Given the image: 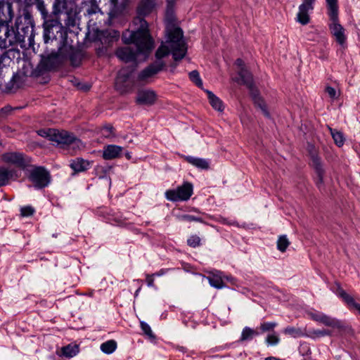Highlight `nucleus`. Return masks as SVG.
<instances>
[{
	"instance_id": "nucleus-1",
	"label": "nucleus",
	"mask_w": 360,
	"mask_h": 360,
	"mask_svg": "<svg viewBox=\"0 0 360 360\" xmlns=\"http://www.w3.org/2000/svg\"><path fill=\"white\" fill-rule=\"evenodd\" d=\"M156 0H141L137 7L138 16L133 22L136 25V30H125L122 33V40L125 44H133L140 51H147L154 47L153 39L148 29V24L143 17L150 14L154 9Z\"/></svg>"
},
{
	"instance_id": "nucleus-2",
	"label": "nucleus",
	"mask_w": 360,
	"mask_h": 360,
	"mask_svg": "<svg viewBox=\"0 0 360 360\" xmlns=\"http://www.w3.org/2000/svg\"><path fill=\"white\" fill-rule=\"evenodd\" d=\"M167 8L166 12V34L167 43L172 49V56L175 61L181 60L186 54L187 47L183 39V32L177 27H175L173 17V5L174 0H167Z\"/></svg>"
},
{
	"instance_id": "nucleus-3",
	"label": "nucleus",
	"mask_w": 360,
	"mask_h": 360,
	"mask_svg": "<svg viewBox=\"0 0 360 360\" xmlns=\"http://www.w3.org/2000/svg\"><path fill=\"white\" fill-rule=\"evenodd\" d=\"M235 64L239 68L238 72L239 77L235 78L233 80L238 84L245 85L248 87L255 105L261 109L266 117H269V112L266 109L265 103L259 96L257 89L255 86L252 74L245 67L244 62L242 59L238 58Z\"/></svg>"
},
{
	"instance_id": "nucleus-4",
	"label": "nucleus",
	"mask_w": 360,
	"mask_h": 360,
	"mask_svg": "<svg viewBox=\"0 0 360 360\" xmlns=\"http://www.w3.org/2000/svg\"><path fill=\"white\" fill-rule=\"evenodd\" d=\"M169 53H172V49L166 40L165 43H162L155 52L156 60L140 72L137 77L138 82L143 84L148 83L150 78L161 72L165 66L162 58L168 56Z\"/></svg>"
},
{
	"instance_id": "nucleus-5",
	"label": "nucleus",
	"mask_w": 360,
	"mask_h": 360,
	"mask_svg": "<svg viewBox=\"0 0 360 360\" xmlns=\"http://www.w3.org/2000/svg\"><path fill=\"white\" fill-rule=\"evenodd\" d=\"M328 8V14L332 22L330 25V30L336 41L342 45L346 41L345 29L338 22V0H326Z\"/></svg>"
},
{
	"instance_id": "nucleus-6",
	"label": "nucleus",
	"mask_w": 360,
	"mask_h": 360,
	"mask_svg": "<svg viewBox=\"0 0 360 360\" xmlns=\"http://www.w3.org/2000/svg\"><path fill=\"white\" fill-rule=\"evenodd\" d=\"M13 27L18 35H21L22 42H25L26 39L29 41L33 39L34 22L27 9L25 8L22 14L16 18Z\"/></svg>"
},
{
	"instance_id": "nucleus-7",
	"label": "nucleus",
	"mask_w": 360,
	"mask_h": 360,
	"mask_svg": "<svg viewBox=\"0 0 360 360\" xmlns=\"http://www.w3.org/2000/svg\"><path fill=\"white\" fill-rule=\"evenodd\" d=\"M21 43V35H18L13 26L0 25V49L13 50Z\"/></svg>"
},
{
	"instance_id": "nucleus-8",
	"label": "nucleus",
	"mask_w": 360,
	"mask_h": 360,
	"mask_svg": "<svg viewBox=\"0 0 360 360\" xmlns=\"http://www.w3.org/2000/svg\"><path fill=\"white\" fill-rule=\"evenodd\" d=\"M193 187L192 184L184 182L181 186L176 189H170L166 191L165 198L172 202L186 201L188 200L193 194Z\"/></svg>"
},
{
	"instance_id": "nucleus-9",
	"label": "nucleus",
	"mask_w": 360,
	"mask_h": 360,
	"mask_svg": "<svg viewBox=\"0 0 360 360\" xmlns=\"http://www.w3.org/2000/svg\"><path fill=\"white\" fill-rule=\"evenodd\" d=\"M29 178L38 189L46 187L51 181L49 172L43 167H34L30 171Z\"/></svg>"
},
{
	"instance_id": "nucleus-10",
	"label": "nucleus",
	"mask_w": 360,
	"mask_h": 360,
	"mask_svg": "<svg viewBox=\"0 0 360 360\" xmlns=\"http://www.w3.org/2000/svg\"><path fill=\"white\" fill-rule=\"evenodd\" d=\"M59 64V56L56 53H51L43 57L36 69L32 72L35 77L42 75L44 72L55 69Z\"/></svg>"
},
{
	"instance_id": "nucleus-11",
	"label": "nucleus",
	"mask_w": 360,
	"mask_h": 360,
	"mask_svg": "<svg viewBox=\"0 0 360 360\" xmlns=\"http://www.w3.org/2000/svg\"><path fill=\"white\" fill-rule=\"evenodd\" d=\"M131 71L127 68L121 69L115 79V86L117 91L120 94H126L129 92L131 86L128 82L131 76Z\"/></svg>"
},
{
	"instance_id": "nucleus-12",
	"label": "nucleus",
	"mask_w": 360,
	"mask_h": 360,
	"mask_svg": "<svg viewBox=\"0 0 360 360\" xmlns=\"http://www.w3.org/2000/svg\"><path fill=\"white\" fill-rule=\"evenodd\" d=\"M52 132L53 134L52 137L51 138V141L56 142L58 144L68 146L72 143H75V145L78 146L80 143L79 139L74 136L72 134H70L67 131H60L58 129H53Z\"/></svg>"
},
{
	"instance_id": "nucleus-13",
	"label": "nucleus",
	"mask_w": 360,
	"mask_h": 360,
	"mask_svg": "<svg viewBox=\"0 0 360 360\" xmlns=\"http://www.w3.org/2000/svg\"><path fill=\"white\" fill-rule=\"evenodd\" d=\"M136 51H134L131 48L128 46L120 47L117 49L115 55L122 61L128 63L135 61L139 53L148 54L152 50L150 49L147 51H140L136 46Z\"/></svg>"
},
{
	"instance_id": "nucleus-14",
	"label": "nucleus",
	"mask_w": 360,
	"mask_h": 360,
	"mask_svg": "<svg viewBox=\"0 0 360 360\" xmlns=\"http://www.w3.org/2000/svg\"><path fill=\"white\" fill-rule=\"evenodd\" d=\"M315 1L316 0H302V4L300 5L297 14V22L303 25L309 22V12L313 11Z\"/></svg>"
},
{
	"instance_id": "nucleus-15",
	"label": "nucleus",
	"mask_w": 360,
	"mask_h": 360,
	"mask_svg": "<svg viewBox=\"0 0 360 360\" xmlns=\"http://www.w3.org/2000/svg\"><path fill=\"white\" fill-rule=\"evenodd\" d=\"M2 160L10 165H15L20 168H25L28 162L22 153L17 152H9L4 153L1 156Z\"/></svg>"
},
{
	"instance_id": "nucleus-16",
	"label": "nucleus",
	"mask_w": 360,
	"mask_h": 360,
	"mask_svg": "<svg viewBox=\"0 0 360 360\" xmlns=\"http://www.w3.org/2000/svg\"><path fill=\"white\" fill-rule=\"evenodd\" d=\"M13 6L8 1H0V25L11 22L13 18Z\"/></svg>"
},
{
	"instance_id": "nucleus-17",
	"label": "nucleus",
	"mask_w": 360,
	"mask_h": 360,
	"mask_svg": "<svg viewBox=\"0 0 360 360\" xmlns=\"http://www.w3.org/2000/svg\"><path fill=\"white\" fill-rule=\"evenodd\" d=\"M157 95L152 90H141L137 93L136 102L139 105H151L155 103Z\"/></svg>"
},
{
	"instance_id": "nucleus-18",
	"label": "nucleus",
	"mask_w": 360,
	"mask_h": 360,
	"mask_svg": "<svg viewBox=\"0 0 360 360\" xmlns=\"http://www.w3.org/2000/svg\"><path fill=\"white\" fill-rule=\"evenodd\" d=\"M337 294L342 299L350 310H355L360 315V304L357 303L352 296L340 287L338 288Z\"/></svg>"
},
{
	"instance_id": "nucleus-19",
	"label": "nucleus",
	"mask_w": 360,
	"mask_h": 360,
	"mask_svg": "<svg viewBox=\"0 0 360 360\" xmlns=\"http://www.w3.org/2000/svg\"><path fill=\"white\" fill-rule=\"evenodd\" d=\"M79 352V346L77 344H68L66 346L62 347L59 352H57V355L59 356H64L68 359L75 356Z\"/></svg>"
},
{
	"instance_id": "nucleus-20",
	"label": "nucleus",
	"mask_w": 360,
	"mask_h": 360,
	"mask_svg": "<svg viewBox=\"0 0 360 360\" xmlns=\"http://www.w3.org/2000/svg\"><path fill=\"white\" fill-rule=\"evenodd\" d=\"M63 13L64 15L63 21L68 28L74 27L77 25L78 18L77 13L74 9L68 7L63 11Z\"/></svg>"
},
{
	"instance_id": "nucleus-21",
	"label": "nucleus",
	"mask_w": 360,
	"mask_h": 360,
	"mask_svg": "<svg viewBox=\"0 0 360 360\" xmlns=\"http://www.w3.org/2000/svg\"><path fill=\"white\" fill-rule=\"evenodd\" d=\"M122 148L116 145H108L103 148V158L105 160H112L120 156Z\"/></svg>"
},
{
	"instance_id": "nucleus-22",
	"label": "nucleus",
	"mask_w": 360,
	"mask_h": 360,
	"mask_svg": "<svg viewBox=\"0 0 360 360\" xmlns=\"http://www.w3.org/2000/svg\"><path fill=\"white\" fill-rule=\"evenodd\" d=\"M70 166L75 172L78 173L87 170L91 167V162L83 158H77L71 161Z\"/></svg>"
},
{
	"instance_id": "nucleus-23",
	"label": "nucleus",
	"mask_w": 360,
	"mask_h": 360,
	"mask_svg": "<svg viewBox=\"0 0 360 360\" xmlns=\"http://www.w3.org/2000/svg\"><path fill=\"white\" fill-rule=\"evenodd\" d=\"M184 159L186 162L199 169H207L209 168V162L205 159L193 156H184Z\"/></svg>"
},
{
	"instance_id": "nucleus-24",
	"label": "nucleus",
	"mask_w": 360,
	"mask_h": 360,
	"mask_svg": "<svg viewBox=\"0 0 360 360\" xmlns=\"http://www.w3.org/2000/svg\"><path fill=\"white\" fill-rule=\"evenodd\" d=\"M120 38V32L116 30H106L103 32L102 44H106L110 46L114 41H117Z\"/></svg>"
},
{
	"instance_id": "nucleus-25",
	"label": "nucleus",
	"mask_w": 360,
	"mask_h": 360,
	"mask_svg": "<svg viewBox=\"0 0 360 360\" xmlns=\"http://www.w3.org/2000/svg\"><path fill=\"white\" fill-rule=\"evenodd\" d=\"M206 92L212 107L217 111L222 112L224 108L222 101L215 96L212 91L207 90Z\"/></svg>"
},
{
	"instance_id": "nucleus-26",
	"label": "nucleus",
	"mask_w": 360,
	"mask_h": 360,
	"mask_svg": "<svg viewBox=\"0 0 360 360\" xmlns=\"http://www.w3.org/2000/svg\"><path fill=\"white\" fill-rule=\"evenodd\" d=\"M22 83V77L18 74L13 73L9 82L6 84V89L8 91H13L20 88Z\"/></svg>"
},
{
	"instance_id": "nucleus-27",
	"label": "nucleus",
	"mask_w": 360,
	"mask_h": 360,
	"mask_svg": "<svg viewBox=\"0 0 360 360\" xmlns=\"http://www.w3.org/2000/svg\"><path fill=\"white\" fill-rule=\"evenodd\" d=\"M321 323L326 326L336 328L338 329H342L344 328V325L342 321L326 314H323L322 319H321Z\"/></svg>"
},
{
	"instance_id": "nucleus-28",
	"label": "nucleus",
	"mask_w": 360,
	"mask_h": 360,
	"mask_svg": "<svg viewBox=\"0 0 360 360\" xmlns=\"http://www.w3.org/2000/svg\"><path fill=\"white\" fill-rule=\"evenodd\" d=\"M57 23V20H50L49 21L48 24L44 22V38L46 43H47L49 40H53L55 38L53 28Z\"/></svg>"
},
{
	"instance_id": "nucleus-29",
	"label": "nucleus",
	"mask_w": 360,
	"mask_h": 360,
	"mask_svg": "<svg viewBox=\"0 0 360 360\" xmlns=\"http://www.w3.org/2000/svg\"><path fill=\"white\" fill-rule=\"evenodd\" d=\"M314 165L316 174L317 175L316 185L319 188H320L321 185L323 184L324 170L318 158L314 159Z\"/></svg>"
},
{
	"instance_id": "nucleus-30",
	"label": "nucleus",
	"mask_w": 360,
	"mask_h": 360,
	"mask_svg": "<svg viewBox=\"0 0 360 360\" xmlns=\"http://www.w3.org/2000/svg\"><path fill=\"white\" fill-rule=\"evenodd\" d=\"M68 7V0H54L53 4V13L55 15L63 14V11Z\"/></svg>"
},
{
	"instance_id": "nucleus-31",
	"label": "nucleus",
	"mask_w": 360,
	"mask_h": 360,
	"mask_svg": "<svg viewBox=\"0 0 360 360\" xmlns=\"http://www.w3.org/2000/svg\"><path fill=\"white\" fill-rule=\"evenodd\" d=\"M207 280L211 286L217 289H221L225 285L221 277L218 274H213L212 276H208Z\"/></svg>"
},
{
	"instance_id": "nucleus-32",
	"label": "nucleus",
	"mask_w": 360,
	"mask_h": 360,
	"mask_svg": "<svg viewBox=\"0 0 360 360\" xmlns=\"http://www.w3.org/2000/svg\"><path fill=\"white\" fill-rule=\"evenodd\" d=\"M117 348V343L115 340H108L101 345V350L105 354H112Z\"/></svg>"
},
{
	"instance_id": "nucleus-33",
	"label": "nucleus",
	"mask_w": 360,
	"mask_h": 360,
	"mask_svg": "<svg viewBox=\"0 0 360 360\" xmlns=\"http://www.w3.org/2000/svg\"><path fill=\"white\" fill-rule=\"evenodd\" d=\"M37 8L40 11L42 18L46 24L49 23V14L43 1L39 0L37 4Z\"/></svg>"
},
{
	"instance_id": "nucleus-34",
	"label": "nucleus",
	"mask_w": 360,
	"mask_h": 360,
	"mask_svg": "<svg viewBox=\"0 0 360 360\" xmlns=\"http://www.w3.org/2000/svg\"><path fill=\"white\" fill-rule=\"evenodd\" d=\"M258 333L249 327H245L242 331L240 340L244 341L250 340L254 335H257Z\"/></svg>"
},
{
	"instance_id": "nucleus-35",
	"label": "nucleus",
	"mask_w": 360,
	"mask_h": 360,
	"mask_svg": "<svg viewBox=\"0 0 360 360\" xmlns=\"http://www.w3.org/2000/svg\"><path fill=\"white\" fill-rule=\"evenodd\" d=\"M290 245V242L286 236H281L278 238L277 241V248L281 252H283L286 250Z\"/></svg>"
},
{
	"instance_id": "nucleus-36",
	"label": "nucleus",
	"mask_w": 360,
	"mask_h": 360,
	"mask_svg": "<svg viewBox=\"0 0 360 360\" xmlns=\"http://www.w3.org/2000/svg\"><path fill=\"white\" fill-rule=\"evenodd\" d=\"M284 333L289 335L292 338H298L303 335V333L300 328H297L292 326H288L285 328Z\"/></svg>"
},
{
	"instance_id": "nucleus-37",
	"label": "nucleus",
	"mask_w": 360,
	"mask_h": 360,
	"mask_svg": "<svg viewBox=\"0 0 360 360\" xmlns=\"http://www.w3.org/2000/svg\"><path fill=\"white\" fill-rule=\"evenodd\" d=\"M179 221H197L200 223H205L203 219L201 217H195L193 215L191 214H182L177 217Z\"/></svg>"
},
{
	"instance_id": "nucleus-38",
	"label": "nucleus",
	"mask_w": 360,
	"mask_h": 360,
	"mask_svg": "<svg viewBox=\"0 0 360 360\" xmlns=\"http://www.w3.org/2000/svg\"><path fill=\"white\" fill-rule=\"evenodd\" d=\"M10 177V173L6 168L0 167V186L8 184Z\"/></svg>"
},
{
	"instance_id": "nucleus-39",
	"label": "nucleus",
	"mask_w": 360,
	"mask_h": 360,
	"mask_svg": "<svg viewBox=\"0 0 360 360\" xmlns=\"http://www.w3.org/2000/svg\"><path fill=\"white\" fill-rule=\"evenodd\" d=\"M187 245L191 248H197L201 245V239L197 235H192L187 239Z\"/></svg>"
},
{
	"instance_id": "nucleus-40",
	"label": "nucleus",
	"mask_w": 360,
	"mask_h": 360,
	"mask_svg": "<svg viewBox=\"0 0 360 360\" xmlns=\"http://www.w3.org/2000/svg\"><path fill=\"white\" fill-rule=\"evenodd\" d=\"M190 79L194 82L198 86H202V82L200 77L199 72L197 70H193L189 73Z\"/></svg>"
},
{
	"instance_id": "nucleus-41",
	"label": "nucleus",
	"mask_w": 360,
	"mask_h": 360,
	"mask_svg": "<svg viewBox=\"0 0 360 360\" xmlns=\"http://www.w3.org/2000/svg\"><path fill=\"white\" fill-rule=\"evenodd\" d=\"M103 136L109 138L114 135V128L111 124L104 125L101 130Z\"/></svg>"
},
{
	"instance_id": "nucleus-42",
	"label": "nucleus",
	"mask_w": 360,
	"mask_h": 360,
	"mask_svg": "<svg viewBox=\"0 0 360 360\" xmlns=\"http://www.w3.org/2000/svg\"><path fill=\"white\" fill-rule=\"evenodd\" d=\"M331 135H332L333 139H334V141L337 146H338L340 147L343 145L345 139L343 138L342 133H340L338 131H332L331 130Z\"/></svg>"
},
{
	"instance_id": "nucleus-43",
	"label": "nucleus",
	"mask_w": 360,
	"mask_h": 360,
	"mask_svg": "<svg viewBox=\"0 0 360 360\" xmlns=\"http://www.w3.org/2000/svg\"><path fill=\"white\" fill-rule=\"evenodd\" d=\"M35 212V210L30 205L22 207L20 208V216L22 217H27L32 216Z\"/></svg>"
},
{
	"instance_id": "nucleus-44",
	"label": "nucleus",
	"mask_w": 360,
	"mask_h": 360,
	"mask_svg": "<svg viewBox=\"0 0 360 360\" xmlns=\"http://www.w3.org/2000/svg\"><path fill=\"white\" fill-rule=\"evenodd\" d=\"M140 325L141 330L147 336H148L150 338H155V335L153 333L150 326L147 323L141 321Z\"/></svg>"
},
{
	"instance_id": "nucleus-45",
	"label": "nucleus",
	"mask_w": 360,
	"mask_h": 360,
	"mask_svg": "<svg viewBox=\"0 0 360 360\" xmlns=\"http://www.w3.org/2000/svg\"><path fill=\"white\" fill-rule=\"evenodd\" d=\"M277 326L276 322H265L260 325V329L262 332L272 330Z\"/></svg>"
},
{
	"instance_id": "nucleus-46",
	"label": "nucleus",
	"mask_w": 360,
	"mask_h": 360,
	"mask_svg": "<svg viewBox=\"0 0 360 360\" xmlns=\"http://www.w3.org/2000/svg\"><path fill=\"white\" fill-rule=\"evenodd\" d=\"M100 11L98 6L94 1H91L89 8L86 9V13L89 15L96 14Z\"/></svg>"
},
{
	"instance_id": "nucleus-47",
	"label": "nucleus",
	"mask_w": 360,
	"mask_h": 360,
	"mask_svg": "<svg viewBox=\"0 0 360 360\" xmlns=\"http://www.w3.org/2000/svg\"><path fill=\"white\" fill-rule=\"evenodd\" d=\"M53 129H39V131H37V134L42 136V137H45V138H47L49 140L51 141V138L52 137V134H53Z\"/></svg>"
},
{
	"instance_id": "nucleus-48",
	"label": "nucleus",
	"mask_w": 360,
	"mask_h": 360,
	"mask_svg": "<svg viewBox=\"0 0 360 360\" xmlns=\"http://www.w3.org/2000/svg\"><path fill=\"white\" fill-rule=\"evenodd\" d=\"M279 338L275 334L269 335L266 339V342L269 345H276L279 342Z\"/></svg>"
},
{
	"instance_id": "nucleus-49",
	"label": "nucleus",
	"mask_w": 360,
	"mask_h": 360,
	"mask_svg": "<svg viewBox=\"0 0 360 360\" xmlns=\"http://www.w3.org/2000/svg\"><path fill=\"white\" fill-rule=\"evenodd\" d=\"M312 334L314 335L316 337H323V336H330L331 335V331L326 329L323 330H314L312 332Z\"/></svg>"
},
{
	"instance_id": "nucleus-50",
	"label": "nucleus",
	"mask_w": 360,
	"mask_h": 360,
	"mask_svg": "<svg viewBox=\"0 0 360 360\" xmlns=\"http://www.w3.org/2000/svg\"><path fill=\"white\" fill-rule=\"evenodd\" d=\"M326 91L330 98H334L336 97L337 93H336L335 89L333 87L328 86L326 89Z\"/></svg>"
},
{
	"instance_id": "nucleus-51",
	"label": "nucleus",
	"mask_w": 360,
	"mask_h": 360,
	"mask_svg": "<svg viewBox=\"0 0 360 360\" xmlns=\"http://www.w3.org/2000/svg\"><path fill=\"white\" fill-rule=\"evenodd\" d=\"M155 274H147L146 275V283L148 286L153 287L154 286V278Z\"/></svg>"
},
{
	"instance_id": "nucleus-52",
	"label": "nucleus",
	"mask_w": 360,
	"mask_h": 360,
	"mask_svg": "<svg viewBox=\"0 0 360 360\" xmlns=\"http://www.w3.org/2000/svg\"><path fill=\"white\" fill-rule=\"evenodd\" d=\"M19 1L23 3L26 6H30L33 4H37L39 0H18Z\"/></svg>"
},
{
	"instance_id": "nucleus-53",
	"label": "nucleus",
	"mask_w": 360,
	"mask_h": 360,
	"mask_svg": "<svg viewBox=\"0 0 360 360\" xmlns=\"http://www.w3.org/2000/svg\"><path fill=\"white\" fill-rule=\"evenodd\" d=\"M8 73V75H10V70H9V68H1L0 67V86H1L3 84H2V82H1V75L3 73Z\"/></svg>"
},
{
	"instance_id": "nucleus-54",
	"label": "nucleus",
	"mask_w": 360,
	"mask_h": 360,
	"mask_svg": "<svg viewBox=\"0 0 360 360\" xmlns=\"http://www.w3.org/2000/svg\"><path fill=\"white\" fill-rule=\"evenodd\" d=\"M11 110V107L6 106L0 110V114L4 115Z\"/></svg>"
},
{
	"instance_id": "nucleus-55",
	"label": "nucleus",
	"mask_w": 360,
	"mask_h": 360,
	"mask_svg": "<svg viewBox=\"0 0 360 360\" xmlns=\"http://www.w3.org/2000/svg\"><path fill=\"white\" fill-rule=\"evenodd\" d=\"M322 316H323V314H314L312 316V318L314 321H318V322H320L321 323V319H322Z\"/></svg>"
},
{
	"instance_id": "nucleus-56",
	"label": "nucleus",
	"mask_w": 360,
	"mask_h": 360,
	"mask_svg": "<svg viewBox=\"0 0 360 360\" xmlns=\"http://www.w3.org/2000/svg\"><path fill=\"white\" fill-rule=\"evenodd\" d=\"M301 349H304L307 355L311 353L309 347L306 345H301Z\"/></svg>"
},
{
	"instance_id": "nucleus-57",
	"label": "nucleus",
	"mask_w": 360,
	"mask_h": 360,
	"mask_svg": "<svg viewBox=\"0 0 360 360\" xmlns=\"http://www.w3.org/2000/svg\"><path fill=\"white\" fill-rule=\"evenodd\" d=\"M164 274H165V270L160 269L158 272H156L154 274H155V276H160L163 275Z\"/></svg>"
},
{
	"instance_id": "nucleus-58",
	"label": "nucleus",
	"mask_w": 360,
	"mask_h": 360,
	"mask_svg": "<svg viewBox=\"0 0 360 360\" xmlns=\"http://www.w3.org/2000/svg\"><path fill=\"white\" fill-rule=\"evenodd\" d=\"M221 222L222 224H233V223H228L227 220L226 219H222V220L221 221Z\"/></svg>"
},
{
	"instance_id": "nucleus-59",
	"label": "nucleus",
	"mask_w": 360,
	"mask_h": 360,
	"mask_svg": "<svg viewBox=\"0 0 360 360\" xmlns=\"http://www.w3.org/2000/svg\"><path fill=\"white\" fill-rule=\"evenodd\" d=\"M110 1L112 2V4H116L117 3V0H110Z\"/></svg>"
}]
</instances>
